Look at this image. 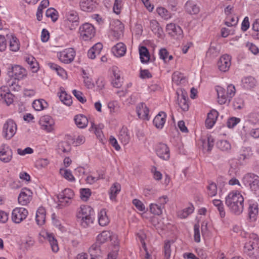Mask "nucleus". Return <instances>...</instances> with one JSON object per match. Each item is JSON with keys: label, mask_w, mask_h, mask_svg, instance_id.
I'll return each instance as SVG.
<instances>
[{"label": "nucleus", "mask_w": 259, "mask_h": 259, "mask_svg": "<svg viewBox=\"0 0 259 259\" xmlns=\"http://www.w3.org/2000/svg\"><path fill=\"white\" fill-rule=\"evenodd\" d=\"M46 16L48 18H51L53 21H56L58 18V13L54 8L48 9L46 13Z\"/></svg>", "instance_id": "nucleus-60"}, {"label": "nucleus", "mask_w": 259, "mask_h": 259, "mask_svg": "<svg viewBox=\"0 0 259 259\" xmlns=\"http://www.w3.org/2000/svg\"><path fill=\"white\" fill-rule=\"evenodd\" d=\"M252 155V151L249 147L243 148L239 157V159L245 160L250 158Z\"/></svg>", "instance_id": "nucleus-52"}, {"label": "nucleus", "mask_w": 259, "mask_h": 259, "mask_svg": "<svg viewBox=\"0 0 259 259\" xmlns=\"http://www.w3.org/2000/svg\"><path fill=\"white\" fill-rule=\"evenodd\" d=\"M244 252L253 258L259 257L258 244H244Z\"/></svg>", "instance_id": "nucleus-21"}, {"label": "nucleus", "mask_w": 259, "mask_h": 259, "mask_svg": "<svg viewBox=\"0 0 259 259\" xmlns=\"http://www.w3.org/2000/svg\"><path fill=\"white\" fill-rule=\"evenodd\" d=\"M219 115L218 112L215 110H211L208 114L205 121L206 126L211 128L215 124Z\"/></svg>", "instance_id": "nucleus-29"}, {"label": "nucleus", "mask_w": 259, "mask_h": 259, "mask_svg": "<svg viewBox=\"0 0 259 259\" xmlns=\"http://www.w3.org/2000/svg\"><path fill=\"white\" fill-rule=\"evenodd\" d=\"M232 57L228 54H224L220 57L217 66L219 70L223 72L229 71L231 65Z\"/></svg>", "instance_id": "nucleus-16"}, {"label": "nucleus", "mask_w": 259, "mask_h": 259, "mask_svg": "<svg viewBox=\"0 0 259 259\" xmlns=\"http://www.w3.org/2000/svg\"><path fill=\"white\" fill-rule=\"evenodd\" d=\"M185 10L190 15H196L200 12V8L196 2L189 0L185 5Z\"/></svg>", "instance_id": "nucleus-22"}, {"label": "nucleus", "mask_w": 259, "mask_h": 259, "mask_svg": "<svg viewBox=\"0 0 259 259\" xmlns=\"http://www.w3.org/2000/svg\"><path fill=\"white\" fill-rule=\"evenodd\" d=\"M91 195L90 189L88 188H82L80 189V197L83 201H87Z\"/></svg>", "instance_id": "nucleus-63"}, {"label": "nucleus", "mask_w": 259, "mask_h": 259, "mask_svg": "<svg viewBox=\"0 0 259 259\" xmlns=\"http://www.w3.org/2000/svg\"><path fill=\"white\" fill-rule=\"evenodd\" d=\"M113 78L112 84L114 87L119 88L122 84V78L121 72L118 67L114 66L112 67Z\"/></svg>", "instance_id": "nucleus-23"}, {"label": "nucleus", "mask_w": 259, "mask_h": 259, "mask_svg": "<svg viewBox=\"0 0 259 259\" xmlns=\"http://www.w3.org/2000/svg\"><path fill=\"white\" fill-rule=\"evenodd\" d=\"M199 220L202 221L201 223V232L203 234L207 233L211 228L210 221L208 219H204V217L201 216L197 218Z\"/></svg>", "instance_id": "nucleus-46"}, {"label": "nucleus", "mask_w": 259, "mask_h": 259, "mask_svg": "<svg viewBox=\"0 0 259 259\" xmlns=\"http://www.w3.org/2000/svg\"><path fill=\"white\" fill-rule=\"evenodd\" d=\"M188 98L185 94L182 93L178 94L177 104L178 107L183 111H187L189 109Z\"/></svg>", "instance_id": "nucleus-25"}, {"label": "nucleus", "mask_w": 259, "mask_h": 259, "mask_svg": "<svg viewBox=\"0 0 259 259\" xmlns=\"http://www.w3.org/2000/svg\"><path fill=\"white\" fill-rule=\"evenodd\" d=\"M242 82L244 88L251 89L256 85V81L255 79L251 76H247L242 79Z\"/></svg>", "instance_id": "nucleus-47"}, {"label": "nucleus", "mask_w": 259, "mask_h": 259, "mask_svg": "<svg viewBox=\"0 0 259 259\" xmlns=\"http://www.w3.org/2000/svg\"><path fill=\"white\" fill-rule=\"evenodd\" d=\"M52 221L53 225L59 230L62 232L66 231L64 224L61 222L59 218L55 213L52 215Z\"/></svg>", "instance_id": "nucleus-48"}, {"label": "nucleus", "mask_w": 259, "mask_h": 259, "mask_svg": "<svg viewBox=\"0 0 259 259\" xmlns=\"http://www.w3.org/2000/svg\"><path fill=\"white\" fill-rule=\"evenodd\" d=\"M184 76L182 73L177 71L173 73L172 80L176 84H179L182 83L184 82Z\"/></svg>", "instance_id": "nucleus-58"}, {"label": "nucleus", "mask_w": 259, "mask_h": 259, "mask_svg": "<svg viewBox=\"0 0 259 259\" xmlns=\"http://www.w3.org/2000/svg\"><path fill=\"white\" fill-rule=\"evenodd\" d=\"M126 52V46L122 42L117 43L112 48V52L116 57H121L125 54Z\"/></svg>", "instance_id": "nucleus-28"}, {"label": "nucleus", "mask_w": 259, "mask_h": 259, "mask_svg": "<svg viewBox=\"0 0 259 259\" xmlns=\"http://www.w3.org/2000/svg\"><path fill=\"white\" fill-rule=\"evenodd\" d=\"M136 112L140 118L148 119L149 110L145 104H139L136 107Z\"/></svg>", "instance_id": "nucleus-31"}, {"label": "nucleus", "mask_w": 259, "mask_h": 259, "mask_svg": "<svg viewBox=\"0 0 259 259\" xmlns=\"http://www.w3.org/2000/svg\"><path fill=\"white\" fill-rule=\"evenodd\" d=\"M166 31L172 37L181 36L183 33V30L181 28L172 23L167 24Z\"/></svg>", "instance_id": "nucleus-27"}, {"label": "nucleus", "mask_w": 259, "mask_h": 259, "mask_svg": "<svg viewBox=\"0 0 259 259\" xmlns=\"http://www.w3.org/2000/svg\"><path fill=\"white\" fill-rule=\"evenodd\" d=\"M80 38L83 40H89L95 35V30L92 25L89 23H84L79 28Z\"/></svg>", "instance_id": "nucleus-8"}, {"label": "nucleus", "mask_w": 259, "mask_h": 259, "mask_svg": "<svg viewBox=\"0 0 259 259\" xmlns=\"http://www.w3.org/2000/svg\"><path fill=\"white\" fill-rule=\"evenodd\" d=\"M249 203V216L252 221H254L258 213V204L257 202L253 200H250Z\"/></svg>", "instance_id": "nucleus-34"}, {"label": "nucleus", "mask_w": 259, "mask_h": 259, "mask_svg": "<svg viewBox=\"0 0 259 259\" xmlns=\"http://www.w3.org/2000/svg\"><path fill=\"white\" fill-rule=\"evenodd\" d=\"M17 125L12 119H8L4 123L2 130V136L6 140H11L16 134Z\"/></svg>", "instance_id": "nucleus-4"}, {"label": "nucleus", "mask_w": 259, "mask_h": 259, "mask_svg": "<svg viewBox=\"0 0 259 259\" xmlns=\"http://www.w3.org/2000/svg\"><path fill=\"white\" fill-rule=\"evenodd\" d=\"M28 215V211L25 208L17 207L12 211V220L15 224H20L25 220Z\"/></svg>", "instance_id": "nucleus-9"}, {"label": "nucleus", "mask_w": 259, "mask_h": 259, "mask_svg": "<svg viewBox=\"0 0 259 259\" xmlns=\"http://www.w3.org/2000/svg\"><path fill=\"white\" fill-rule=\"evenodd\" d=\"M74 196L73 190L69 188L65 189L60 192L57 196L58 205L60 207L68 205L71 203Z\"/></svg>", "instance_id": "nucleus-7"}, {"label": "nucleus", "mask_w": 259, "mask_h": 259, "mask_svg": "<svg viewBox=\"0 0 259 259\" xmlns=\"http://www.w3.org/2000/svg\"><path fill=\"white\" fill-rule=\"evenodd\" d=\"M166 114L163 112H159L154 118L153 123L157 128H162L166 121Z\"/></svg>", "instance_id": "nucleus-33"}, {"label": "nucleus", "mask_w": 259, "mask_h": 259, "mask_svg": "<svg viewBox=\"0 0 259 259\" xmlns=\"http://www.w3.org/2000/svg\"><path fill=\"white\" fill-rule=\"evenodd\" d=\"M123 6V0H115L113 6V11L116 14H119Z\"/></svg>", "instance_id": "nucleus-62"}, {"label": "nucleus", "mask_w": 259, "mask_h": 259, "mask_svg": "<svg viewBox=\"0 0 259 259\" xmlns=\"http://www.w3.org/2000/svg\"><path fill=\"white\" fill-rule=\"evenodd\" d=\"M75 52L72 48H67L58 53L57 56L59 60L64 63H71L74 59Z\"/></svg>", "instance_id": "nucleus-12"}, {"label": "nucleus", "mask_w": 259, "mask_h": 259, "mask_svg": "<svg viewBox=\"0 0 259 259\" xmlns=\"http://www.w3.org/2000/svg\"><path fill=\"white\" fill-rule=\"evenodd\" d=\"M140 60L142 63H147L150 59V55L147 49L144 46H140L139 48Z\"/></svg>", "instance_id": "nucleus-45"}, {"label": "nucleus", "mask_w": 259, "mask_h": 259, "mask_svg": "<svg viewBox=\"0 0 259 259\" xmlns=\"http://www.w3.org/2000/svg\"><path fill=\"white\" fill-rule=\"evenodd\" d=\"M48 65L52 70H55L58 75L60 76L63 79H67V73L63 68L53 63H49Z\"/></svg>", "instance_id": "nucleus-38"}, {"label": "nucleus", "mask_w": 259, "mask_h": 259, "mask_svg": "<svg viewBox=\"0 0 259 259\" xmlns=\"http://www.w3.org/2000/svg\"><path fill=\"white\" fill-rule=\"evenodd\" d=\"M103 178V174L93 173L88 176V177L86 178V182L88 184H93L97 182L99 180Z\"/></svg>", "instance_id": "nucleus-55"}, {"label": "nucleus", "mask_w": 259, "mask_h": 259, "mask_svg": "<svg viewBox=\"0 0 259 259\" xmlns=\"http://www.w3.org/2000/svg\"><path fill=\"white\" fill-rule=\"evenodd\" d=\"M33 193L29 189L23 188L18 195V202L21 205H26L32 199Z\"/></svg>", "instance_id": "nucleus-17"}, {"label": "nucleus", "mask_w": 259, "mask_h": 259, "mask_svg": "<svg viewBox=\"0 0 259 259\" xmlns=\"http://www.w3.org/2000/svg\"><path fill=\"white\" fill-rule=\"evenodd\" d=\"M156 12L159 17L165 20H167L172 17L171 13L165 8L161 6L156 8Z\"/></svg>", "instance_id": "nucleus-41"}, {"label": "nucleus", "mask_w": 259, "mask_h": 259, "mask_svg": "<svg viewBox=\"0 0 259 259\" xmlns=\"http://www.w3.org/2000/svg\"><path fill=\"white\" fill-rule=\"evenodd\" d=\"M59 99L60 101L65 105L70 106L72 104L71 97L68 95L66 92L61 91L59 94Z\"/></svg>", "instance_id": "nucleus-49"}, {"label": "nucleus", "mask_w": 259, "mask_h": 259, "mask_svg": "<svg viewBox=\"0 0 259 259\" xmlns=\"http://www.w3.org/2000/svg\"><path fill=\"white\" fill-rule=\"evenodd\" d=\"M46 212L43 207H39L36 212L35 219L37 224L39 226L43 225L46 222Z\"/></svg>", "instance_id": "nucleus-37"}, {"label": "nucleus", "mask_w": 259, "mask_h": 259, "mask_svg": "<svg viewBox=\"0 0 259 259\" xmlns=\"http://www.w3.org/2000/svg\"><path fill=\"white\" fill-rule=\"evenodd\" d=\"M59 174L65 180L71 182H75V179L72 174L70 170L65 168H61L60 169Z\"/></svg>", "instance_id": "nucleus-44"}, {"label": "nucleus", "mask_w": 259, "mask_h": 259, "mask_svg": "<svg viewBox=\"0 0 259 259\" xmlns=\"http://www.w3.org/2000/svg\"><path fill=\"white\" fill-rule=\"evenodd\" d=\"M10 75L14 77L15 79L20 80L27 76V71L25 68L19 65H14L12 67Z\"/></svg>", "instance_id": "nucleus-20"}, {"label": "nucleus", "mask_w": 259, "mask_h": 259, "mask_svg": "<svg viewBox=\"0 0 259 259\" xmlns=\"http://www.w3.org/2000/svg\"><path fill=\"white\" fill-rule=\"evenodd\" d=\"M32 107L36 111H41L47 107V103L42 99L35 100L32 103Z\"/></svg>", "instance_id": "nucleus-51"}, {"label": "nucleus", "mask_w": 259, "mask_h": 259, "mask_svg": "<svg viewBox=\"0 0 259 259\" xmlns=\"http://www.w3.org/2000/svg\"><path fill=\"white\" fill-rule=\"evenodd\" d=\"M223 27L221 29V36L223 37H227L229 35H232L235 34V27Z\"/></svg>", "instance_id": "nucleus-59"}, {"label": "nucleus", "mask_w": 259, "mask_h": 259, "mask_svg": "<svg viewBox=\"0 0 259 259\" xmlns=\"http://www.w3.org/2000/svg\"><path fill=\"white\" fill-rule=\"evenodd\" d=\"M74 120L76 126L80 128H85L89 123L87 117L81 114L75 115Z\"/></svg>", "instance_id": "nucleus-32"}, {"label": "nucleus", "mask_w": 259, "mask_h": 259, "mask_svg": "<svg viewBox=\"0 0 259 259\" xmlns=\"http://www.w3.org/2000/svg\"><path fill=\"white\" fill-rule=\"evenodd\" d=\"M10 49L13 52H17L20 49V43L18 38L13 35L11 36L9 42Z\"/></svg>", "instance_id": "nucleus-53"}, {"label": "nucleus", "mask_w": 259, "mask_h": 259, "mask_svg": "<svg viewBox=\"0 0 259 259\" xmlns=\"http://www.w3.org/2000/svg\"><path fill=\"white\" fill-rule=\"evenodd\" d=\"M79 17L75 10H69L65 14V23L70 30L74 29L79 24Z\"/></svg>", "instance_id": "nucleus-6"}, {"label": "nucleus", "mask_w": 259, "mask_h": 259, "mask_svg": "<svg viewBox=\"0 0 259 259\" xmlns=\"http://www.w3.org/2000/svg\"><path fill=\"white\" fill-rule=\"evenodd\" d=\"M123 24L118 20L112 21L110 24V35L115 39H119L123 36Z\"/></svg>", "instance_id": "nucleus-10"}, {"label": "nucleus", "mask_w": 259, "mask_h": 259, "mask_svg": "<svg viewBox=\"0 0 259 259\" xmlns=\"http://www.w3.org/2000/svg\"><path fill=\"white\" fill-rule=\"evenodd\" d=\"M107 108L111 115L118 114L120 109L119 103L115 100L110 101L107 103Z\"/></svg>", "instance_id": "nucleus-42"}, {"label": "nucleus", "mask_w": 259, "mask_h": 259, "mask_svg": "<svg viewBox=\"0 0 259 259\" xmlns=\"http://www.w3.org/2000/svg\"><path fill=\"white\" fill-rule=\"evenodd\" d=\"M159 54L160 58L162 59L165 62H169L173 58L172 55H169L168 52L165 49H160L159 52Z\"/></svg>", "instance_id": "nucleus-61"}, {"label": "nucleus", "mask_w": 259, "mask_h": 259, "mask_svg": "<svg viewBox=\"0 0 259 259\" xmlns=\"http://www.w3.org/2000/svg\"><path fill=\"white\" fill-rule=\"evenodd\" d=\"M98 4L95 0H80L79 7L80 10L86 12H92L95 11Z\"/></svg>", "instance_id": "nucleus-19"}, {"label": "nucleus", "mask_w": 259, "mask_h": 259, "mask_svg": "<svg viewBox=\"0 0 259 259\" xmlns=\"http://www.w3.org/2000/svg\"><path fill=\"white\" fill-rule=\"evenodd\" d=\"M121 187L119 183H114L110 187L108 191L110 199L113 202L117 201V196L121 191Z\"/></svg>", "instance_id": "nucleus-24"}, {"label": "nucleus", "mask_w": 259, "mask_h": 259, "mask_svg": "<svg viewBox=\"0 0 259 259\" xmlns=\"http://www.w3.org/2000/svg\"><path fill=\"white\" fill-rule=\"evenodd\" d=\"M71 145L66 140L59 142L57 146V150L60 153H68L71 150Z\"/></svg>", "instance_id": "nucleus-39"}, {"label": "nucleus", "mask_w": 259, "mask_h": 259, "mask_svg": "<svg viewBox=\"0 0 259 259\" xmlns=\"http://www.w3.org/2000/svg\"><path fill=\"white\" fill-rule=\"evenodd\" d=\"M98 222L100 226H105L107 225L109 223V219L107 214V211L106 209H101L98 215Z\"/></svg>", "instance_id": "nucleus-40"}, {"label": "nucleus", "mask_w": 259, "mask_h": 259, "mask_svg": "<svg viewBox=\"0 0 259 259\" xmlns=\"http://www.w3.org/2000/svg\"><path fill=\"white\" fill-rule=\"evenodd\" d=\"M39 123L41 129L47 133H51L54 130L55 122L50 116L45 115L41 117Z\"/></svg>", "instance_id": "nucleus-15"}, {"label": "nucleus", "mask_w": 259, "mask_h": 259, "mask_svg": "<svg viewBox=\"0 0 259 259\" xmlns=\"http://www.w3.org/2000/svg\"><path fill=\"white\" fill-rule=\"evenodd\" d=\"M217 93V100L219 104H225L230 102L232 98L235 94V88L232 84L228 85L226 89L218 85L215 88Z\"/></svg>", "instance_id": "nucleus-3"}, {"label": "nucleus", "mask_w": 259, "mask_h": 259, "mask_svg": "<svg viewBox=\"0 0 259 259\" xmlns=\"http://www.w3.org/2000/svg\"><path fill=\"white\" fill-rule=\"evenodd\" d=\"M13 153L10 147L3 144L0 147V161L4 163H9L13 159Z\"/></svg>", "instance_id": "nucleus-14"}, {"label": "nucleus", "mask_w": 259, "mask_h": 259, "mask_svg": "<svg viewBox=\"0 0 259 259\" xmlns=\"http://www.w3.org/2000/svg\"><path fill=\"white\" fill-rule=\"evenodd\" d=\"M39 235L41 241H46L50 243L57 242V240L55 237L54 235L46 230H42L40 232Z\"/></svg>", "instance_id": "nucleus-35"}, {"label": "nucleus", "mask_w": 259, "mask_h": 259, "mask_svg": "<svg viewBox=\"0 0 259 259\" xmlns=\"http://www.w3.org/2000/svg\"><path fill=\"white\" fill-rule=\"evenodd\" d=\"M242 182L245 185H248L250 190L254 193L259 192V177L254 174L248 173L243 176Z\"/></svg>", "instance_id": "nucleus-5"}, {"label": "nucleus", "mask_w": 259, "mask_h": 259, "mask_svg": "<svg viewBox=\"0 0 259 259\" xmlns=\"http://www.w3.org/2000/svg\"><path fill=\"white\" fill-rule=\"evenodd\" d=\"M96 240L99 243L111 242L115 243L119 241L117 235L110 231H104L96 237Z\"/></svg>", "instance_id": "nucleus-13"}, {"label": "nucleus", "mask_w": 259, "mask_h": 259, "mask_svg": "<svg viewBox=\"0 0 259 259\" xmlns=\"http://www.w3.org/2000/svg\"><path fill=\"white\" fill-rule=\"evenodd\" d=\"M14 96L11 93L7 86L0 88V102L7 106H10L14 102Z\"/></svg>", "instance_id": "nucleus-11"}, {"label": "nucleus", "mask_w": 259, "mask_h": 259, "mask_svg": "<svg viewBox=\"0 0 259 259\" xmlns=\"http://www.w3.org/2000/svg\"><path fill=\"white\" fill-rule=\"evenodd\" d=\"M218 147L222 151L228 152L231 149V144L227 140H221L217 143Z\"/></svg>", "instance_id": "nucleus-56"}, {"label": "nucleus", "mask_w": 259, "mask_h": 259, "mask_svg": "<svg viewBox=\"0 0 259 259\" xmlns=\"http://www.w3.org/2000/svg\"><path fill=\"white\" fill-rule=\"evenodd\" d=\"M194 207L192 204H189L187 207L179 211L177 213L178 217L181 219H186L190 214L193 213Z\"/></svg>", "instance_id": "nucleus-43"}, {"label": "nucleus", "mask_w": 259, "mask_h": 259, "mask_svg": "<svg viewBox=\"0 0 259 259\" xmlns=\"http://www.w3.org/2000/svg\"><path fill=\"white\" fill-rule=\"evenodd\" d=\"M157 155L161 159L167 160L170 157V150L167 145L163 143L158 144L155 148Z\"/></svg>", "instance_id": "nucleus-18"}, {"label": "nucleus", "mask_w": 259, "mask_h": 259, "mask_svg": "<svg viewBox=\"0 0 259 259\" xmlns=\"http://www.w3.org/2000/svg\"><path fill=\"white\" fill-rule=\"evenodd\" d=\"M230 167L228 173L230 175H236L239 169V166L236 160L232 159L229 161Z\"/></svg>", "instance_id": "nucleus-54"}, {"label": "nucleus", "mask_w": 259, "mask_h": 259, "mask_svg": "<svg viewBox=\"0 0 259 259\" xmlns=\"http://www.w3.org/2000/svg\"><path fill=\"white\" fill-rule=\"evenodd\" d=\"M103 49V45L101 43L94 45L88 51V56L90 59H95L99 56Z\"/></svg>", "instance_id": "nucleus-30"}, {"label": "nucleus", "mask_w": 259, "mask_h": 259, "mask_svg": "<svg viewBox=\"0 0 259 259\" xmlns=\"http://www.w3.org/2000/svg\"><path fill=\"white\" fill-rule=\"evenodd\" d=\"M93 209L88 205H82L78 208L76 212V219L83 228H87L93 223L92 214Z\"/></svg>", "instance_id": "nucleus-2"}, {"label": "nucleus", "mask_w": 259, "mask_h": 259, "mask_svg": "<svg viewBox=\"0 0 259 259\" xmlns=\"http://www.w3.org/2000/svg\"><path fill=\"white\" fill-rule=\"evenodd\" d=\"M89 251L92 256H98L101 253V248L99 244H93L90 248Z\"/></svg>", "instance_id": "nucleus-64"}, {"label": "nucleus", "mask_w": 259, "mask_h": 259, "mask_svg": "<svg viewBox=\"0 0 259 259\" xmlns=\"http://www.w3.org/2000/svg\"><path fill=\"white\" fill-rule=\"evenodd\" d=\"M149 210L151 213L157 215H159L162 213L161 206L156 203H151L149 205Z\"/></svg>", "instance_id": "nucleus-57"}, {"label": "nucleus", "mask_w": 259, "mask_h": 259, "mask_svg": "<svg viewBox=\"0 0 259 259\" xmlns=\"http://www.w3.org/2000/svg\"><path fill=\"white\" fill-rule=\"evenodd\" d=\"M225 203L230 211L236 214H240L244 208V197L241 192L233 190L226 196Z\"/></svg>", "instance_id": "nucleus-1"}, {"label": "nucleus", "mask_w": 259, "mask_h": 259, "mask_svg": "<svg viewBox=\"0 0 259 259\" xmlns=\"http://www.w3.org/2000/svg\"><path fill=\"white\" fill-rule=\"evenodd\" d=\"M82 78L84 85L89 89H93L95 88V83L89 73L85 70H82Z\"/></svg>", "instance_id": "nucleus-36"}, {"label": "nucleus", "mask_w": 259, "mask_h": 259, "mask_svg": "<svg viewBox=\"0 0 259 259\" xmlns=\"http://www.w3.org/2000/svg\"><path fill=\"white\" fill-rule=\"evenodd\" d=\"M131 138V134L130 130L125 126H123L118 134V139L123 145L128 144Z\"/></svg>", "instance_id": "nucleus-26"}, {"label": "nucleus", "mask_w": 259, "mask_h": 259, "mask_svg": "<svg viewBox=\"0 0 259 259\" xmlns=\"http://www.w3.org/2000/svg\"><path fill=\"white\" fill-rule=\"evenodd\" d=\"M202 147L207 151H210L213 146L214 139L211 136H208L206 140L202 141Z\"/></svg>", "instance_id": "nucleus-50"}]
</instances>
